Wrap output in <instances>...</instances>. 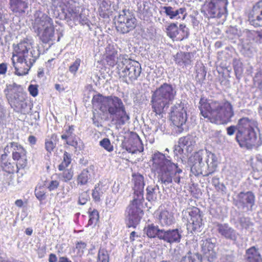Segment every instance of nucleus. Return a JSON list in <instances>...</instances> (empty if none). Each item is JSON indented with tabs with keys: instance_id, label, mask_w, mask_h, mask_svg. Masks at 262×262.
Returning <instances> with one entry per match:
<instances>
[{
	"instance_id": "nucleus-1",
	"label": "nucleus",
	"mask_w": 262,
	"mask_h": 262,
	"mask_svg": "<svg viewBox=\"0 0 262 262\" xmlns=\"http://www.w3.org/2000/svg\"><path fill=\"white\" fill-rule=\"evenodd\" d=\"M199 110L205 118L216 124H225L230 122L234 116L233 106L227 99L220 101L202 97L199 101Z\"/></svg>"
},
{
	"instance_id": "nucleus-2",
	"label": "nucleus",
	"mask_w": 262,
	"mask_h": 262,
	"mask_svg": "<svg viewBox=\"0 0 262 262\" xmlns=\"http://www.w3.org/2000/svg\"><path fill=\"white\" fill-rule=\"evenodd\" d=\"M32 43L29 39L25 38L18 43L13 45L11 60L15 74L18 76L28 74L39 56L38 51L30 48Z\"/></svg>"
},
{
	"instance_id": "nucleus-3",
	"label": "nucleus",
	"mask_w": 262,
	"mask_h": 262,
	"mask_svg": "<svg viewBox=\"0 0 262 262\" xmlns=\"http://www.w3.org/2000/svg\"><path fill=\"white\" fill-rule=\"evenodd\" d=\"M92 103L94 106H99L102 112H108L112 117V122L117 125H123L129 120L122 101L117 96H103L98 94L93 96Z\"/></svg>"
},
{
	"instance_id": "nucleus-4",
	"label": "nucleus",
	"mask_w": 262,
	"mask_h": 262,
	"mask_svg": "<svg viewBox=\"0 0 262 262\" xmlns=\"http://www.w3.org/2000/svg\"><path fill=\"white\" fill-rule=\"evenodd\" d=\"M152 166L158 173V178L161 183L165 185L172 182V178L174 182L179 184L181 178L177 174L182 172L178 167L177 164L171 162L166 158L165 155L160 152H155L152 157Z\"/></svg>"
},
{
	"instance_id": "nucleus-5",
	"label": "nucleus",
	"mask_w": 262,
	"mask_h": 262,
	"mask_svg": "<svg viewBox=\"0 0 262 262\" xmlns=\"http://www.w3.org/2000/svg\"><path fill=\"white\" fill-rule=\"evenodd\" d=\"M238 132L235 140L241 147L251 149L258 142L255 129L258 128V122L254 119L244 117L238 120Z\"/></svg>"
},
{
	"instance_id": "nucleus-6",
	"label": "nucleus",
	"mask_w": 262,
	"mask_h": 262,
	"mask_svg": "<svg viewBox=\"0 0 262 262\" xmlns=\"http://www.w3.org/2000/svg\"><path fill=\"white\" fill-rule=\"evenodd\" d=\"M176 95V92L172 85L164 83L152 93L150 105L156 115H162L165 108L169 107Z\"/></svg>"
},
{
	"instance_id": "nucleus-7",
	"label": "nucleus",
	"mask_w": 262,
	"mask_h": 262,
	"mask_svg": "<svg viewBox=\"0 0 262 262\" xmlns=\"http://www.w3.org/2000/svg\"><path fill=\"white\" fill-rule=\"evenodd\" d=\"M34 32L44 43L54 40L55 27L53 19L46 14L35 18L32 25Z\"/></svg>"
},
{
	"instance_id": "nucleus-8",
	"label": "nucleus",
	"mask_w": 262,
	"mask_h": 262,
	"mask_svg": "<svg viewBox=\"0 0 262 262\" xmlns=\"http://www.w3.org/2000/svg\"><path fill=\"white\" fill-rule=\"evenodd\" d=\"M141 71V67L138 61L123 57L117 67V72L119 79L126 83L137 80Z\"/></svg>"
},
{
	"instance_id": "nucleus-9",
	"label": "nucleus",
	"mask_w": 262,
	"mask_h": 262,
	"mask_svg": "<svg viewBox=\"0 0 262 262\" xmlns=\"http://www.w3.org/2000/svg\"><path fill=\"white\" fill-rule=\"evenodd\" d=\"M4 92L11 107L16 112L25 114L28 106L27 94L25 92L18 91L11 85L7 86Z\"/></svg>"
},
{
	"instance_id": "nucleus-10",
	"label": "nucleus",
	"mask_w": 262,
	"mask_h": 262,
	"mask_svg": "<svg viewBox=\"0 0 262 262\" xmlns=\"http://www.w3.org/2000/svg\"><path fill=\"white\" fill-rule=\"evenodd\" d=\"M228 0H206L201 12L208 18H220L228 14Z\"/></svg>"
},
{
	"instance_id": "nucleus-11",
	"label": "nucleus",
	"mask_w": 262,
	"mask_h": 262,
	"mask_svg": "<svg viewBox=\"0 0 262 262\" xmlns=\"http://www.w3.org/2000/svg\"><path fill=\"white\" fill-rule=\"evenodd\" d=\"M144 201V197L140 198L138 196H134L133 200L130 201L129 205L126 210L127 213L128 228L133 227L135 228L141 220L140 214H143V211L140 208V206Z\"/></svg>"
},
{
	"instance_id": "nucleus-12",
	"label": "nucleus",
	"mask_w": 262,
	"mask_h": 262,
	"mask_svg": "<svg viewBox=\"0 0 262 262\" xmlns=\"http://www.w3.org/2000/svg\"><path fill=\"white\" fill-rule=\"evenodd\" d=\"M137 24L135 15L129 10H123L118 17L116 27L118 32L124 34L133 30Z\"/></svg>"
},
{
	"instance_id": "nucleus-13",
	"label": "nucleus",
	"mask_w": 262,
	"mask_h": 262,
	"mask_svg": "<svg viewBox=\"0 0 262 262\" xmlns=\"http://www.w3.org/2000/svg\"><path fill=\"white\" fill-rule=\"evenodd\" d=\"M12 149V159L15 162L16 166L20 170L25 169L28 166V160L27 151L25 148L16 142L9 143Z\"/></svg>"
},
{
	"instance_id": "nucleus-14",
	"label": "nucleus",
	"mask_w": 262,
	"mask_h": 262,
	"mask_svg": "<svg viewBox=\"0 0 262 262\" xmlns=\"http://www.w3.org/2000/svg\"><path fill=\"white\" fill-rule=\"evenodd\" d=\"M167 35L173 41H182L188 37L189 30L185 25L180 24L178 27L174 23L170 24L166 28Z\"/></svg>"
},
{
	"instance_id": "nucleus-15",
	"label": "nucleus",
	"mask_w": 262,
	"mask_h": 262,
	"mask_svg": "<svg viewBox=\"0 0 262 262\" xmlns=\"http://www.w3.org/2000/svg\"><path fill=\"white\" fill-rule=\"evenodd\" d=\"M154 217L161 227H168L174 223L173 214L164 205H161L154 212Z\"/></svg>"
},
{
	"instance_id": "nucleus-16",
	"label": "nucleus",
	"mask_w": 262,
	"mask_h": 262,
	"mask_svg": "<svg viewBox=\"0 0 262 262\" xmlns=\"http://www.w3.org/2000/svg\"><path fill=\"white\" fill-rule=\"evenodd\" d=\"M188 214L187 225L193 231L198 230L203 225V219L200 209L195 206H191L186 209Z\"/></svg>"
},
{
	"instance_id": "nucleus-17",
	"label": "nucleus",
	"mask_w": 262,
	"mask_h": 262,
	"mask_svg": "<svg viewBox=\"0 0 262 262\" xmlns=\"http://www.w3.org/2000/svg\"><path fill=\"white\" fill-rule=\"evenodd\" d=\"M123 146L129 152L132 154L142 152L144 147L141 140L136 133H133L129 137L123 142Z\"/></svg>"
},
{
	"instance_id": "nucleus-18",
	"label": "nucleus",
	"mask_w": 262,
	"mask_h": 262,
	"mask_svg": "<svg viewBox=\"0 0 262 262\" xmlns=\"http://www.w3.org/2000/svg\"><path fill=\"white\" fill-rule=\"evenodd\" d=\"M201 242V252L204 257L209 262L213 261L217 257L215 243H213L211 238H206Z\"/></svg>"
},
{
	"instance_id": "nucleus-19",
	"label": "nucleus",
	"mask_w": 262,
	"mask_h": 262,
	"mask_svg": "<svg viewBox=\"0 0 262 262\" xmlns=\"http://www.w3.org/2000/svg\"><path fill=\"white\" fill-rule=\"evenodd\" d=\"M170 120L174 125L181 127L187 120V114L184 107L174 106L170 114Z\"/></svg>"
},
{
	"instance_id": "nucleus-20",
	"label": "nucleus",
	"mask_w": 262,
	"mask_h": 262,
	"mask_svg": "<svg viewBox=\"0 0 262 262\" xmlns=\"http://www.w3.org/2000/svg\"><path fill=\"white\" fill-rule=\"evenodd\" d=\"M237 202L242 209H246L247 211H252L255 204V196L251 191L241 192L237 195Z\"/></svg>"
},
{
	"instance_id": "nucleus-21",
	"label": "nucleus",
	"mask_w": 262,
	"mask_h": 262,
	"mask_svg": "<svg viewBox=\"0 0 262 262\" xmlns=\"http://www.w3.org/2000/svg\"><path fill=\"white\" fill-rule=\"evenodd\" d=\"M0 167L3 171L8 174L18 173L20 170L15 163L12 161L6 153H4L1 156Z\"/></svg>"
},
{
	"instance_id": "nucleus-22",
	"label": "nucleus",
	"mask_w": 262,
	"mask_h": 262,
	"mask_svg": "<svg viewBox=\"0 0 262 262\" xmlns=\"http://www.w3.org/2000/svg\"><path fill=\"white\" fill-rule=\"evenodd\" d=\"M104 59L106 64L111 67L117 65L122 60L121 55L118 54L117 50L113 47L108 46L105 49Z\"/></svg>"
},
{
	"instance_id": "nucleus-23",
	"label": "nucleus",
	"mask_w": 262,
	"mask_h": 262,
	"mask_svg": "<svg viewBox=\"0 0 262 262\" xmlns=\"http://www.w3.org/2000/svg\"><path fill=\"white\" fill-rule=\"evenodd\" d=\"M249 20L250 24L254 27L262 26V0L257 2L253 7Z\"/></svg>"
},
{
	"instance_id": "nucleus-24",
	"label": "nucleus",
	"mask_w": 262,
	"mask_h": 262,
	"mask_svg": "<svg viewBox=\"0 0 262 262\" xmlns=\"http://www.w3.org/2000/svg\"><path fill=\"white\" fill-rule=\"evenodd\" d=\"M132 181L134 183L133 187L134 196L143 197L144 179L143 176L139 173L132 174Z\"/></svg>"
},
{
	"instance_id": "nucleus-25",
	"label": "nucleus",
	"mask_w": 262,
	"mask_h": 262,
	"mask_svg": "<svg viewBox=\"0 0 262 262\" xmlns=\"http://www.w3.org/2000/svg\"><path fill=\"white\" fill-rule=\"evenodd\" d=\"M218 232L227 239L236 241L238 234L227 223L219 224L217 226Z\"/></svg>"
},
{
	"instance_id": "nucleus-26",
	"label": "nucleus",
	"mask_w": 262,
	"mask_h": 262,
	"mask_svg": "<svg viewBox=\"0 0 262 262\" xmlns=\"http://www.w3.org/2000/svg\"><path fill=\"white\" fill-rule=\"evenodd\" d=\"M10 9L16 15H21L28 8V0H10Z\"/></svg>"
},
{
	"instance_id": "nucleus-27",
	"label": "nucleus",
	"mask_w": 262,
	"mask_h": 262,
	"mask_svg": "<svg viewBox=\"0 0 262 262\" xmlns=\"http://www.w3.org/2000/svg\"><path fill=\"white\" fill-rule=\"evenodd\" d=\"M161 239L169 243H179L181 238V235L178 229L165 230L163 229Z\"/></svg>"
},
{
	"instance_id": "nucleus-28",
	"label": "nucleus",
	"mask_w": 262,
	"mask_h": 262,
	"mask_svg": "<svg viewBox=\"0 0 262 262\" xmlns=\"http://www.w3.org/2000/svg\"><path fill=\"white\" fill-rule=\"evenodd\" d=\"M94 176L93 170L89 169H83L76 177V183L78 186H85L88 184L91 181L92 177Z\"/></svg>"
},
{
	"instance_id": "nucleus-29",
	"label": "nucleus",
	"mask_w": 262,
	"mask_h": 262,
	"mask_svg": "<svg viewBox=\"0 0 262 262\" xmlns=\"http://www.w3.org/2000/svg\"><path fill=\"white\" fill-rule=\"evenodd\" d=\"M245 262H262V257L258 249L252 246L246 251Z\"/></svg>"
},
{
	"instance_id": "nucleus-30",
	"label": "nucleus",
	"mask_w": 262,
	"mask_h": 262,
	"mask_svg": "<svg viewBox=\"0 0 262 262\" xmlns=\"http://www.w3.org/2000/svg\"><path fill=\"white\" fill-rule=\"evenodd\" d=\"M193 54L190 52H180L176 54L175 62L180 66H187L191 64Z\"/></svg>"
},
{
	"instance_id": "nucleus-31",
	"label": "nucleus",
	"mask_w": 262,
	"mask_h": 262,
	"mask_svg": "<svg viewBox=\"0 0 262 262\" xmlns=\"http://www.w3.org/2000/svg\"><path fill=\"white\" fill-rule=\"evenodd\" d=\"M143 231L148 237L150 238H158L161 239L163 229H160L157 225L151 224L145 226Z\"/></svg>"
},
{
	"instance_id": "nucleus-32",
	"label": "nucleus",
	"mask_w": 262,
	"mask_h": 262,
	"mask_svg": "<svg viewBox=\"0 0 262 262\" xmlns=\"http://www.w3.org/2000/svg\"><path fill=\"white\" fill-rule=\"evenodd\" d=\"M74 130V126L73 125H69L68 128L65 129V134L61 136L62 140L66 141V143L70 146L77 147L78 146V142L75 137H71Z\"/></svg>"
},
{
	"instance_id": "nucleus-33",
	"label": "nucleus",
	"mask_w": 262,
	"mask_h": 262,
	"mask_svg": "<svg viewBox=\"0 0 262 262\" xmlns=\"http://www.w3.org/2000/svg\"><path fill=\"white\" fill-rule=\"evenodd\" d=\"M58 139L57 135L53 134L49 139H46L45 142V148L48 154L51 155L56 147Z\"/></svg>"
},
{
	"instance_id": "nucleus-34",
	"label": "nucleus",
	"mask_w": 262,
	"mask_h": 262,
	"mask_svg": "<svg viewBox=\"0 0 262 262\" xmlns=\"http://www.w3.org/2000/svg\"><path fill=\"white\" fill-rule=\"evenodd\" d=\"M111 10V4L106 0H103L99 5L98 13L103 18H108Z\"/></svg>"
},
{
	"instance_id": "nucleus-35",
	"label": "nucleus",
	"mask_w": 262,
	"mask_h": 262,
	"mask_svg": "<svg viewBox=\"0 0 262 262\" xmlns=\"http://www.w3.org/2000/svg\"><path fill=\"white\" fill-rule=\"evenodd\" d=\"M202 156L199 152L194 153L192 157L191 160L193 161L194 164L191 167V171L195 176L199 175L201 173V169L199 168L197 169L196 165L198 164V165L200 166V164L202 162Z\"/></svg>"
},
{
	"instance_id": "nucleus-36",
	"label": "nucleus",
	"mask_w": 262,
	"mask_h": 262,
	"mask_svg": "<svg viewBox=\"0 0 262 262\" xmlns=\"http://www.w3.org/2000/svg\"><path fill=\"white\" fill-rule=\"evenodd\" d=\"M180 262H203L202 256L199 253L189 251L182 257Z\"/></svg>"
},
{
	"instance_id": "nucleus-37",
	"label": "nucleus",
	"mask_w": 262,
	"mask_h": 262,
	"mask_svg": "<svg viewBox=\"0 0 262 262\" xmlns=\"http://www.w3.org/2000/svg\"><path fill=\"white\" fill-rule=\"evenodd\" d=\"M89 220L88 221V226H95L99 221V214L97 210L91 208L89 209L88 211Z\"/></svg>"
},
{
	"instance_id": "nucleus-38",
	"label": "nucleus",
	"mask_w": 262,
	"mask_h": 262,
	"mask_svg": "<svg viewBox=\"0 0 262 262\" xmlns=\"http://www.w3.org/2000/svg\"><path fill=\"white\" fill-rule=\"evenodd\" d=\"M72 162V157L70 153L65 151L63 153L62 160L60 164L58 166L59 170H64L68 168Z\"/></svg>"
},
{
	"instance_id": "nucleus-39",
	"label": "nucleus",
	"mask_w": 262,
	"mask_h": 262,
	"mask_svg": "<svg viewBox=\"0 0 262 262\" xmlns=\"http://www.w3.org/2000/svg\"><path fill=\"white\" fill-rule=\"evenodd\" d=\"M110 256L105 248L100 247L98 252L97 262H109Z\"/></svg>"
},
{
	"instance_id": "nucleus-40",
	"label": "nucleus",
	"mask_w": 262,
	"mask_h": 262,
	"mask_svg": "<svg viewBox=\"0 0 262 262\" xmlns=\"http://www.w3.org/2000/svg\"><path fill=\"white\" fill-rule=\"evenodd\" d=\"M62 172L59 173V177L64 182H68L73 179L74 176L73 170L72 168H64V170H59Z\"/></svg>"
},
{
	"instance_id": "nucleus-41",
	"label": "nucleus",
	"mask_w": 262,
	"mask_h": 262,
	"mask_svg": "<svg viewBox=\"0 0 262 262\" xmlns=\"http://www.w3.org/2000/svg\"><path fill=\"white\" fill-rule=\"evenodd\" d=\"M35 195L39 201H42L46 199V188L43 186H37L35 189Z\"/></svg>"
},
{
	"instance_id": "nucleus-42",
	"label": "nucleus",
	"mask_w": 262,
	"mask_h": 262,
	"mask_svg": "<svg viewBox=\"0 0 262 262\" xmlns=\"http://www.w3.org/2000/svg\"><path fill=\"white\" fill-rule=\"evenodd\" d=\"M207 158L206 159V163L208 166H211L213 168H215L217 166V158L216 155L211 152V151H208L207 152Z\"/></svg>"
},
{
	"instance_id": "nucleus-43",
	"label": "nucleus",
	"mask_w": 262,
	"mask_h": 262,
	"mask_svg": "<svg viewBox=\"0 0 262 262\" xmlns=\"http://www.w3.org/2000/svg\"><path fill=\"white\" fill-rule=\"evenodd\" d=\"M157 199L156 188L152 186H148L146 188V199L148 201H155Z\"/></svg>"
},
{
	"instance_id": "nucleus-44",
	"label": "nucleus",
	"mask_w": 262,
	"mask_h": 262,
	"mask_svg": "<svg viewBox=\"0 0 262 262\" xmlns=\"http://www.w3.org/2000/svg\"><path fill=\"white\" fill-rule=\"evenodd\" d=\"M233 67L236 77L239 78L243 73V63L239 61H235Z\"/></svg>"
},
{
	"instance_id": "nucleus-45",
	"label": "nucleus",
	"mask_w": 262,
	"mask_h": 262,
	"mask_svg": "<svg viewBox=\"0 0 262 262\" xmlns=\"http://www.w3.org/2000/svg\"><path fill=\"white\" fill-rule=\"evenodd\" d=\"M99 144L101 147L108 152H111L114 150V147L113 145H112L108 138H103L99 142Z\"/></svg>"
},
{
	"instance_id": "nucleus-46",
	"label": "nucleus",
	"mask_w": 262,
	"mask_h": 262,
	"mask_svg": "<svg viewBox=\"0 0 262 262\" xmlns=\"http://www.w3.org/2000/svg\"><path fill=\"white\" fill-rule=\"evenodd\" d=\"M206 71L205 68H200L196 70L195 79L199 82H203L206 77Z\"/></svg>"
},
{
	"instance_id": "nucleus-47",
	"label": "nucleus",
	"mask_w": 262,
	"mask_h": 262,
	"mask_svg": "<svg viewBox=\"0 0 262 262\" xmlns=\"http://www.w3.org/2000/svg\"><path fill=\"white\" fill-rule=\"evenodd\" d=\"M90 200L88 191H83L79 193L78 198V204L81 205H85Z\"/></svg>"
},
{
	"instance_id": "nucleus-48",
	"label": "nucleus",
	"mask_w": 262,
	"mask_h": 262,
	"mask_svg": "<svg viewBox=\"0 0 262 262\" xmlns=\"http://www.w3.org/2000/svg\"><path fill=\"white\" fill-rule=\"evenodd\" d=\"M102 194V192L101 191V189L97 187L96 185L95 186L94 189L92 190V198L95 202H100L101 200V196Z\"/></svg>"
},
{
	"instance_id": "nucleus-49",
	"label": "nucleus",
	"mask_w": 262,
	"mask_h": 262,
	"mask_svg": "<svg viewBox=\"0 0 262 262\" xmlns=\"http://www.w3.org/2000/svg\"><path fill=\"white\" fill-rule=\"evenodd\" d=\"M81 59L80 58H77L75 61L69 67V71L74 74H75L79 69L81 63Z\"/></svg>"
},
{
	"instance_id": "nucleus-50",
	"label": "nucleus",
	"mask_w": 262,
	"mask_h": 262,
	"mask_svg": "<svg viewBox=\"0 0 262 262\" xmlns=\"http://www.w3.org/2000/svg\"><path fill=\"white\" fill-rule=\"evenodd\" d=\"M186 9L185 8H180L179 9L174 11V14L173 15V19L176 18L179 19L181 18V16H182V18L184 19L186 14Z\"/></svg>"
},
{
	"instance_id": "nucleus-51",
	"label": "nucleus",
	"mask_w": 262,
	"mask_h": 262,
	"mask_svg": "<svg viewBox=\"0 0 262 262\" xmlns=\"http://www.w3.org/2000/svg\"><path fill=\"white\" fill-rule=\"evenodd\" d=\"M59 186V182L57 180L51 181L48 186L47 189L50 191H54L58 188Z\"/></svg>"
},
{
	"instance_id": "nucleus-52",
	"label": "nucleus",
	"mask_w": 262,
	"mask_h": 262,
	"mask_svg": "<svg viewBox=\"0 0 262 262\" xmlns=\"http://www.w3.org/2000/svg\"><path fill=\"white\" fill-rule=\"evenodd\" d=\"M28 91L30 94L34 97H36L38 95V91L37 85L30 84L28 87Z\"/></svg>"
},
{
	"instance_id": "nucleus-53",
	"label": "nucleus",
	"mask_w": 262,
	"mask_h": 262,
	"mask_svg": "<svg viewBox=\"0 0 262 262\" xmlns=\"http://www.w3.org/2000/svg\"><path fill=\"white\" fill-rule=\"evenodd\" d=\"M164 10V12L166 15L168 16L170 18L173 19V15L174 14V9L170 6H164L162 8Z\"/></svg>"
},
{
	"instance_id": "nucleus-54",
	"label": "nucleus",
	"mask_w": 262,
	"mask_h": 262,
	"mask_svg": "<svg viewBox=\"0 0 262 262\" xmlns=\"http://www.w3.org/2000/svg\"><path fill=\"white\" fill-rule=\"evenodd\" d=\"M238 123H237L236 125H231L226 128L227 134L230 136L233 135L235 131L238 132Z\"/></svg>"
},
{
	"instance_id": "nucleus-55",
	"label": "nucleus",
	"mask_w": 262,
	"mask_h": 262,
	"mask_svg": "<svg viewBox=\"0 0 262 262\" xmlns=\"http://www.w3.org/2000/svg\"><path fill=\"white\" fill-rule=\"evenodd\" d=\"M86 243L82 241L77 242L75 244V248L78 251H83L86 247Z\"/></svg>"
},
{
	"instance_id": "nucleus-56",
	"label": "nucleus",
	"mask_w": 262,
	"mask_h": 262,
	"mask_svg": "<svg viewBox=\"0 0 262 262\" xmlns=\"http://www.w3.org/2000/svg\"><path fill=\"white\" fill-rule=\"evenodd\" d=\"M189 142V138L187 137H183L179 139V144L180 146L184 147L187 145Z\"/></svg>"
},
{
	"instance_id": "nucleus-57",
	"label": "nucleus",
	"mask_w": 262,
	"mask_h": 262,
	"mask_svg": "<svg viewBox=\"0 0 262 262\" xmlns=\"http://www.w3.org/2000/svg\"><path fill=\"white\" fill-rule=\"evenodd\" d=\"M7 70V64L5 63H2L0 64V74H6Z\"/></svg>"
},
{
	"instance_id": "nucleus-58",
	"label": "nucleus",
	"mask_w": 262,
	"mask_h": 262,
	"mask_svg": "<svg viewBox=\"0 0 262 262\" xmlns=\"http://www.w3.org/2000/svg\"><path fill=\"white\" fill-rule=\"evenodd\" d=\"M28 140L29 143L31 145H33L36 143V141H37L36 138L33 135H31V136H29Z\"/></svg>"
},
{
	"instance_id": "nucleus-59",
	"label": "nucleus",
	"mask_w": 262,
	"mask_h": 262,
	"mask_svg": "<svg viewBox=\"0 0 262 262\" xmlns=\"http://www.w3.org/2000/svg\"><path fill=\"white\" fill-rule=\"evenodd\" d=\"M57 257L56 255L54 253H51L49 256V262H57Z\"/></svg>"
},
{
	"instance_id": "nucleus-60",
	"label": "nucleus",
	"mask_w": 262,
	"mask_h": 262,
	"mask_svg": "<svg viewBox=\"0 0 262 262\" xmlns=\"http://www.w3.org/2000/svg\"><path fill=\"white\" fill-rule=\"evenodd\" d=\"M135 237H138L137 233L135 231H132L129 236V239L131 242H133L135 240Z\"/></svg>"
},
{
	"instance_id": "nucleus-61",
	"label": "nucleus",
	"mask_w": 262,
	"mask_h": 262,
	"mask_svg": "<svg viewBox=\"0 0 262 262\" xmlns=\"http://www.w3.org/2000/svg\"><path fill=\"white\" fill-rule=\"evenodd\" d=\"M58 262H72L70 259L66 256H62L59 257Z\"/></svg>"
},
{
	"instance_id": "nucleus-62",
	"label": "nucleus",
	"mask_w": 262,
	"mask_h": 262,
	"mask_svg": "<svg viewBox=\"0 0 262 262\" xmlns=\"http://www.w3.org/2000/svg\"><path fill=\"white\" fill-rule=\"evenodd\" d=\"M15 204L18 207H21L24 205V202L22 200L18 199L15 201Z\"/></svg>"
},
{
	"instance_id": "nucleus-63",
	"label": "nucleus",
	"mask_w": 262,
	"mask_h": 262,
	"mask_svg": "<svg viewBox=\"0 0 262 262\" xmlns=\"http://www.w3.org/2000/svg\"><path fill=\"white\" fill-rule=\"evenodd\" d=\"M55 88L57 91L59 92L64 91V88H61V85L58 83L55 84Z\"/></svg>"
},
{
	"instance_id": "nucleus-64",
	"label": "nucleus",
	"mask_w": 262,
	"mask_h": 262,
	"mask_svg": "<svg viewBox=\"0 0 262 262\" xmlns=\"http://www.w3.org/2000/svg\"><path fill=\"white\" fill-rule=\"evenodd\" d=\"M25 233L28 235H31L33 233V230L31 228H27L25 230Z\"/></svg>"
}]
</instances>
